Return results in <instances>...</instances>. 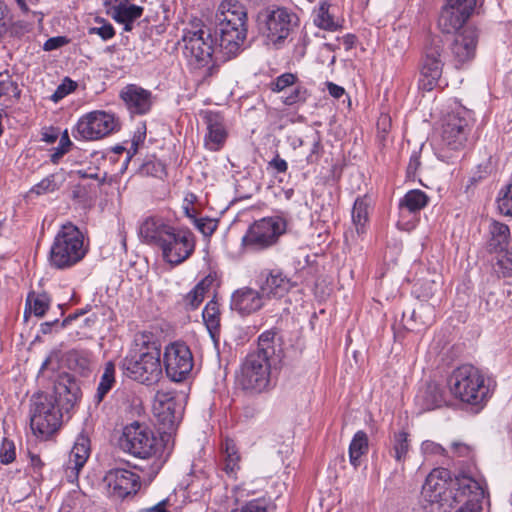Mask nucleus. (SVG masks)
I'll list each match as a JSON object with an SVG mask.
<instances>
[{
	"label": "nucleus",
	"instance_id": "49",
	"mask_svg": "<svg viewBox=\"0 0 512 512\" xmlns=\"http://www.w3.org/2000/svg\"><path fill=\"white\" fill-rule=\"evenodd\" d=\"M96 22L101 23L100 27H91L88 29L90 35L96 34L100 36L104 41H107L114 37L115 30L113 26L106 22L104 19L96 18Z\"/></svg>",
	"mask_w": 512,
	"mask_h": 512
},
{
	"label": "nucleus",
	"instance_id": "53",
	"mask_svg": "<svg viewBox=\"0 0 512 512\" xmlns=\"http://www.w3.org/2000/svg\"><path fill=\"white\" fill-rule=\"evenodd\" d=\"M196 228L206 237L211 236L218 227V221L211 218L194 219Z\"/></svg>",
	"mask_w": 512,
	"mask_h": 512
},
{
	"label": "nucleus",
	"instance_id": "61",
	"mask_svg": "<svg viewBox=\"0 0 512 512\" xmlns=\"http://www.w3.org/2000/svg\"><path fill=\"white\" fill-rule=\"evenodd\" d=\"M17 90V85L10 79L0 81V96L9 95Z\"/></svg>",
	"mask_w": 512,
	"mask_h": 512
},
{
	"label": "nucleus",
	"instance_id": "17",
	"mask_svg": "<svg viewBox=\"0 0 512 512\" xmlns=\"http://www.w3.org/2000/svg\"><path fill=\"white\" fill-rule=\"evenodd\" d=\"M206 127L204 145L210 151H219L226 143L228 129L225 119L219 112L206 110L201 112Z\"/></svg>",
	"mask_w": 512,
	"mask_h": 512
},
{
	"label": "nucleus",
	"instance_id": "15",
	"mask_svg": "<svg viewBox=\"0 0 512 512\" xmlns=\"http://www.w3.org/2000/svg\"><path fill=\"white\" fill-rule=\"evenodd\" d=\"M297 16L285 8H277L266 17V38L274 46L281 44L296 24Z\"/></svg>",
	"mask_w": 512,
	"mask_h": 512
},
{
	"label": "nucleus",
	"instance_id": "34",
	"mask_svg": "<svg viewBox=\"0 0 512 512\" xmlns=\"http://www.w3.org/2000/svg\"><path fill=\"white\" fill-rule=\"evenodd\" d=\"M224 455V471L230 477L236 478L237 472L240 470V454L231 439H225L222 444Z\"/></svg>",
	"mask_w": 512,
	"mask_h": 512
},
{
	"label": "nucleus",
	"instance_id": "54",
	"mask_svg": "<svg viewBox=\"0 0 512 512\" xmlns=\"http://www.w3.org/2000/svg\"><path fill=\"white\" fill-rule=\"evenodd\" d=\"M417 285H419L418 297L422 298L423 300L430 299L435 294L438 288V284L435 280L419 282L417 283Z\"/></svg>",
	"mask_w": 512,
	"mask_h": 512
},
{
	"label": "nucleus",
	"instance_id": "25",
	"mask_svg": "<svg viewBox=\"0 0 512 512\" xmlns=\"http://www.w3.org/2000/svg\"><path fill=\"white\" fill-rule=\"evenodd\" d=\"M218 26H247V12L237 0H224L216 13Z\"/></svg>",
	"mask_w": 512,
	"mask_h": 512
},
{
	"label": "nucleus",
	"instance_id": "60",
	"mask_svg": "<svg viewBox=\"0 0 512 512\" xmlns=\"http://www.w3.org/2000/svg\"><path fill=\"white\" fill-rule=\"evenodd\" d=\"M269 167L278 173H284V172H286V170L288 168V164L284 159L280 158L279 155H276L269 162Z\"/></svg>",
	"mask_w": 512,
	"mask_h": 512
},
{
	"label": "nucleus",
	"instance_id": "27",
	"mask_svg": "<svg viewBox=\"0 0 512 512\" xmlns=\"http://www.w3.org/2000/svg\"><path fill=\"white\" fill-rule=\"evenodd\" d=\"M117 4L112 5L108 14L118 23L124 25L125 31H131L133 22L143 14V8L135 4L127 3V0H115Z\"/></svg>",
	"mask_w": 512,
	"mask_h": 512
},
{
	"label": "nucleus",
	"instance_id": "42",
	"mask_svg": "<svg viewBox=\"0 0 512 512\" xmlns=\"http://www.w3.org/2000/svg\"><path fill=\"white\" fill-rule=\"evenodd\" d=\"M51 299L47 293L31 292L27 296L26 305L37 317H43L50 305Z\"/></svg>",
	"mask_w": 512,
	"mask_h": 512
},
{
	"label": "nucleus",
	"instance_id": "58",
	"mask_svg": "<svg viewBox=\"0 0 512 512\" xmlns=\"http://www.w3.org/2000/svg\"><path fill=\"white\" fill-rule=\"evenodd\" d=\"M68 42L69 40L65 36L52 37L46 40V42L43 45V49L45 51L56 50L66 45Z\"/></svg>",
	"mask_w": 512,
	"mask_h": 512
},
{
	"label": "nucleus",
	"instance_id": "23",
	"mask_svg": "<svg viewBox=\"0 0 512 512\" xmlns=\"http://www.w3.org/2000/svg\"><path fill=\"white\" fill-rule=\"evenodd\" d=\"M264 297L260 291L250 287L236 290L231 297V308L241 315H250L264 306Z\"/></svg>",
	"mask_w": 512,
	"mask_h": 512
},
{
	"label": "nucleus",
	"instance_id": "38",
	"mask_svg": "<svg viewBox=\"0 0 512 512\" xmlns=\"http://www.w3.org/2000/svg\"><path fill=\"white\" fill-rule=\"evenodd\" d=\"M329 7L330 5L327 2L320 3L319 7L314 11V23L321 29L336 31L340 28V24L329 12Z\"/></svg>",
	"mask_w": 512,
	"mask_h": 512
},
{
	"label": "nucleus",
	"instance_id": "41",
	"mask_svg": "<svg viewBox=\"0 0 512 512\" xmlns=\"http://www.w3.org/2000/svg\"><path fill=\"white\" fill-rule=\"evenodd\" d=\"M492 171L491 162L487 160L477 166V169L469 177L466 185L467 190L484 188V183L489 179Z\"/></svg>",
	"mask_w": 512,
	"mask_h": 512
},
{
	"label": "nucleus",
	"instance_id": "6",
	"mask_svg": "<svg viewBox=\"0 0 512 512\" xmlns=\"http://www.w3.org/2000/svg\"><path fill=\"white\" fill-rule=\"evenodd\" d=\"M119 446L125 453L139 459L156 457L163 449L162 441L150 427L138 421L123 428Z\"/></svg>",
	"mask_w": 512,
	"mask_h": 512
},
{
	"label": "nucleus",
	"instance_id": "30",
	"mask_svg": "<svg viewBox=\"0 0 512 512\" xmlns=\"http://www.w3.org/2000/svg\"><path fill=\"white\" fill-rule=\"evenodd\" d=\"M434 321V307L429 304H421L410 313V317L406 320V327L412 331H421L432 325Z\"/></svg>",
	"mask_w": 512,
	"mask_h": 512
},
{
	"label": "nucleus",
	"instance_id": "39",
	"mask_svg": "<svg viewBox=\"0 0 512 512\" xmlns=\"http://www.w3.org/2000/svg\"><path fill=\"white\" fill-rule=\"evenodd\" d=\"M370 204V199L367 194L358 197L354 202L352 209V219L356 225L358 233L363 232L364 225L368 219Z\"/></svg>",
	"mask_w": 512,
	"mask_h": 512
},
{
	"label": "nucleus",
	"instance_id": "59",
	"mask_svg": "<svg viewBox=\"0 0 512 512\" xmlns=\"http://www.w3.org/2000/svg\"><path fill=\"white\" fill-rule=\"evenodd\" d=\"M419 166V155L417 153H413L407 166V182H413L415 180V174Z\"/></svg>",
	"mask_w": 512,
	"mask_h": 512
},
{
	"label": "nucleus",
	"instance_id": "11",
	"mask_svg": "<svg viewBox=\"0 0 512 512\" xmlns=\"http://www.w3.org/2000/svg\"><path fill=\"white\" fill-rule=\"evenodd\" d=\"M443 48V41L438 36L432 37L425 48L418 82L419 88L423 91H432L440 85L444 66Z\"/></svg>",
	"mask_w": 512,
	"mask_h": 512
},
{
	"label": "nucleus",
	"instance_id": "20",
	"mask_svg": "<svg viewBox=\"0 0 512 512\" xmlns=\"http://www.w3.org/2000/svg\"><path fill=\"white\" fill-rule=\"evenodd\" d=\"M90 456V440L86 435H79L64 465L65 477L68 482L75 483L79 473Z\"/></svg>",
	"mask_w": 512,
	"mask_h": 512
},
{
	"label": "nucleus",
	"instance_id": "26",
	"mask_svg": "<svg viewBox=\"0 0 512 512\" xmlns=\"http://www.w3.org/2000/svg\"><path fill=\"white\" fill-rule=\"evenodd\" d=\"M153 411L163 424L173 425L179 416L174 393L170 391H157L154 398Z\"/></svg>",
	"mask_w": 512,
	"mask_h": 512
},
{
	"label": "nucleus",
	"instance_id": "22",
	"mask_svg": "<svg viewBox=\"0 0 512 512\" xmlns=\"http://www.w3.org/2000/svg\"><path fill=\"white\" fill-rule=\"evenodd\" d=\"M292 287L290 279L282 271L274 269L261 275L259 289L264 299L282 298Z\"/></svg>",
	"mask_w": 512,
	"mask_h": 512
},
{
	"label": "nucleus",
	"instance_id": "10",
	"mask_svg": "<svg viewBox=\"0 0 512 512\" xmlns=\"http://www.w3.org/2000/svg\"><path fill=\"white\" fill-rule=\"evenodd\" d=\"M62 414L52 396L37 394L32 398L30 426L35 435L47 438L61 425Z\"/></svg>",
	"mask_w": 512,
	"mask_h": 512
},
{
	"label": "nucleus",
	"instance_id": "48",
	"mask_svg": "<svg viewBox=\"0 0 512 512\" xmlns=\"http://www.w3.org/2000/svg\"><path fill=\"white\" fill-rule=\"evenodd\" d=\"M63 182L62 174H52L44 178L37 184L38 190L36 192H54L60 189V184Z\"/></svg>",
	"mask_w": 512,
	"mask_h": 512
},
{
	"label": "nucleus",
	"instance_id": "62",
	"mask_svg": "<svg viewBox=\"0 0 512 512\" xmlns=\"http://www.w3.org/2000/svg\"><path fill=\"white\" fill-rule=\"evenodd\" d=\"M326 86H327V90H328L329 94L336 99L341 98L345 93V90L343 87H341L333 82H327Z\"/></svg>",
	"mask_w": 512,
	"mask_h": 512
},
{
	"label": "nucleus",
	"instance_id": "28",
	"mask_svg": "<svg viewBox=\"0 0 512 512\" xmlns=\"http://www.w3.org/2000/svg\"><path fill=\"white\" fill-rule=\"evenodd\" d=\"M305 147L307 151L303 149L297 153L299 158L296 161L300 168L318 163L322 156L323 148L320 135L317 131H313L307 135V145Z\"/></svg>",
	"mask_w": 512,
	"mask_h": 512
},
{
	"label": "nucleus",
	"instance_id": "32",
	"mask_svg": "<svg viewBox=\"0 0 512 512\" xmlns=\"http://www.w3.org/2000/svg\"><path fill=\"white\" fill-rule=\"evenodd\" d=\"M369 450V438L366 432L357 431L349 445V461L354 468H358L361 464V457L366 455Z\"/></svg>",
	"mask_w": 512,
	"mask_h": 512
},
{
	"label": "nucleus",
	"instance_id": "33",
	"mask_svg": "<svg viewBox=\"0 0 512 512\" xmlns=\"http://www.w3.org/2000/svg\"><path fill=\"white\" fill-rule=\"evenodd\" d=\"M489 248L491 250H503L509 243L510 229L509 226L493 220L489 225Z\"/></svg>",
	"mask_w": 512,
	"mask_h": 512
},
{
	"label": "nucleus",
	"instance_id": "31",
	"mask_svg": "<svg viewBox=\"0 0 512 512\" xmlns=\"http://www.w3.org/2000/svg\"><path fill=\"white\" fill-rule=\"evenodd\" d=\"M215 282L212 275L203 278L197 285L183 297V306L186 310H195L203 302L205 294Z\"/></svg>",
	"mask_w": 512,
	"mask_h": 512
},
{
	"label": "nucleus",
	"instance_id": "36",
	"mask_svg": "<svg viewBox=\"0 0 512 512\" xmlns=\"http://www.w3.org/2000/svg\"><path fill=\"white\" fill-rule=\"evenodd\" d=\"M116 383V368L112 361L104 365L103 373L98 384L95 398L100 403Z\"/></svg>",
	"mask_w": 512,
	"mask_h": 512
},
{
	"label": "nucleus",
	"instance_id": "2",
	"mask_svg": "<svg viewBox=\"0 0 512 512\" xmlns=\"http://www.w3.org/2000/svg\"><path fill=\"white\" fill-rule=\"evenodd\" d=\"M276 333L268 330L258 338L257 349L250 352L241 364L237 381L252 394H260L270 386L271 359L276 354Z\"/></svg>",
	"mask_w": 512,
	"mask_h": 512
},
{
	"label": "nucleus",
	"instance_id": "4",
	"mask_svg": "<svg viewBox=\"0 0 512 512\" xmlns=\"http://www.w3.org/2000/svg\"><path fill=\"white\" fill-rule=\"evenodd\" d=\"M447 384L455 399L476 407H483L494 390L493 381L469 364L454 369Z\"/></svg>",
	"mask_w": 512,
	"mask_h": 512
},
{
	"label": "nucleus",
	"instance_id": "5",
	"mask_svg": "<svg viewBox=\"0 0 512 512\" xmlns=\"http://www.w3.org/2000/svg\"><path fill=\"white\" fill-rule=\"evenodd\" d=\"M86 252L83 233L73 223L66 222L54 238L49 262L57 269L69 268L78 263Z\"/></svg>",
	"mask_w": 512,
	"mask_h": 512
},
{
	"label": "nucleus",
	"instance_id": "56",
	"mask_svg": "<svg viewBox=\"0 0 512 512\" xmlns=\"http://www.w3.org/2000/svg\"><path fill=\"white\" fill-rule=\"evenodd\" d=\"M477 0H447V5L461 12L471 15Z\"/></svg>",
	"mask_w": 512,
	"mask_h": 512
},
{
	"label": "nucleus",
	"instance_id": "43",
	"mask_svg": "<svg viewBox=\"0 0 512 512\" xmlns=\"http://www.w3.org/2000/svg\"><path fill=\"white\" fill-rule=\"evenodd\" d=\"M477 495L474 490L471 493H467V498L461 503L463 506L456 512H481V501L484 497V489L479 483L477 485Z\"/></svg>",
	"mask_w": 512,
	"mask_h": 512
},
{
	"label": "nucleus",
	"instance_id": "50",
	"mask_svg": "<svg viewBox=\"0 0 512 512\" xmlns=\"http://www.w3.org/2000/svg\"><path fill=\"white\" fill-rule=\"evenodd\" d=\"M421 450L427 456L450 457L448 450H446L441 444L431 440L424 441L421 445Z\"/></svg>",
	"mask_w": 512,
	"mask_h": 512
},
{
	"label": "nucleus",
	"instance_id": "45",
	"mask_svg": "<svg viewBox=\"0 0 512 512\" xmlns=\"http://www.w3.org/2000/svg\"><path fill=\"white\" fill-rule=\"evenodd\" d=\"M292 87L293 88L291 92L288 95L282 97V102L287 106L305 103L309 97L308 90L304 86L297 83Z\"/></svg>",
	"mask_w": 512,
	"mask_h": 512
},
{
	"label": "nucleus",
	"instance_id": "13",
	"mask_svg": "<svg viewBox=\"0 0 512 512\" xmlns=\"http://www.w3.org/2000/svg\"><path fill=\"white\" fill-rule=\"evenodd\" d=\"M163 365L168 378L174 382L187 379L194 361L190 348L183 342H173L165 347Z\"/></svg>",
	"mask_w": 512,
	"mask_h": 512
},
{
	"label": "nucleus",
	"instance_id": "55",
	"mask_svg": "<svg viewBox=\"0 0 512 512\" xmlns=\"http://www.w3.org/2000/svg\"><path fill=\"white\" fill-rule=\"evenodd\" d=\"M15 446L13 442L4 440L0 448V462L9 464L15 460Z\"/></svg>",
	"mask_w": 512,
	"mask_h": 512
},
{
	"label": "nucleus",
	"instance_id": "35",
	"mask_svg": "<svg viewBox=\"0 0 512 512\" xmlns=\"http://www.w3.org/2000/svg\"><path fill=\"white\" fill-rule=\"evenodd\" d=\"M423 409L432 410L444 402L443 391L437 383H429L424 390L417 395Z\"/></svg>",
	"mask_w": 512,
	"mask_h": 512
},
{
	"label": "nucleus",
	"instance_id": "3",
	"mask_svg": "<svg viewBox=\"0 0 512 512\" xmlns=\"http://www.w3.org/2000/svg\"><path fill=\"white\" fill-rule=\"evenodd\" d=\"M122 369L141 384L157 382L162 375L160 343L150 334L137 336L134 349L122 361Z\"/></svg>",
	"mask_w": 512,
	"mask_h": 512
},
{
	"label": "nucleus",
	"instance_id": "40",
	"mask_svg": "<svg viewBox=\"0 0 512 512\" xmlns=\"http://www.w3.org/2000/svg\"><path fill=\"white\" fill-rule=\"evenodd\" d=\"M202 317L210 335L215 337L220 328V310L215 300H211L206 304Z\"/></svg>",
	"mask_w": 512,
	"mask_h": 512
},
{
	"label": "nucleus",
	"instance_id": "14",
	"mask_svg": "<svg viewBox=\"0 0 512 512\" xmlns=\"http://www.w3.org/2000/svg\"><path fill=\"white\" fill-rule=\"evenodd\" d=\"M471 113L458 107L448 113L443 120L442 141L451 150L463 148L470 132Z\"/></svg>",
	"mask_w": 512,
	"mask_h": 512
},
{
	"label": "nucleus",
	"instance_id": "37",
	"mask_svg": "<svg viewBox=\"0 0 512 512\" xmlns=\"http://www.w3.org/2000/svg\"><path fill=\"white\" fill-rule=\"evenodd\" d=\"M409 435L405 431L395 432L391 438L390 454L397 462H404L407 459L410 449Z\"/></svg>",
	"mask_w": 512,
	"mask_h": 512
},
{
	"label": "nucleus",
	"instance_id": "1",
	"mask_svg": "<svg viewBox=\"0 0 512 512\" xmlns=\"http://www.w3.org/2000/svg\"><path fill=\"white\" fill-rule=\"evenodd\" d=\"M478 481L468 475L451 477L445 468L432 470L421 491L422 506L427 512H449L467 498V493H478Z\"/></svg>",
	"mask_w": 512,
	"mask_h": 512
},
{
	"label": "nucleus",
	"instance_id": "9",
	"mask_svg": "<svg viewBox=\"0 0 512 512\" xmlns=\"http://www.w3.org/2000/svg\"><path fill=\"white\" fill-rule=\"evenodd\" d=\"M120 128V120L115 114L95 110L80 117L72 133L77 140L96 141L118 132Z\"/></svg>",
	"mask_w": 512,
	"mask_h": 512
},
{
	"label": "nucleus",
	"instance_id": "24",
	"mask_svg": "<svg viewBox=\"0 0 512 512\" xmlns=\"http://www.w3.org/2000/svg\"><path fill=\"white\" fill-rule=\"evenodd\" d=\"M477 40L478 34L473 28H466L454 37L451 51L458 64H463L474 57Z\"/></svg>",
	"mask_w": 512,
	"mask_h": 512
},
{
	"label": "nucleus",
	"instance_id": "52",
	"mask_svg": "<svg viewBox=\"0 0 512 512\" xmlns=\"http://www.w3.org/2000/svg\"><path fill=\"white\" fill-rule=\"evenodd\" d=\"M473 452L474 449L471 445L460 440L454 441L451 444L450 456L452 457L471 458L473 456Z\"/></svg>",
	"mask_w": 512,
	"mask_h": 512
},
{
	"label": "nucleus",
	"instance_id": "44",
	"mask_svg": "<svg viewBox=\"0 0 512 512\" xmlns=\"http://www.w3.org/2000/svg\"><path fill=\"white\" fill-rule=\"evenodd\" d=\"M428 203L426 194H405L400 200L401 209L406 208L409 212H416L424 208Z\"/></svg>",
	"mask_w": 512,
	"mask_h": 512
},
{
	"label": "nucleus",
	"instance_id": "16",
	"mask_svg": "<svg viewBox=\"0 0 512 512\" xmlns=\"http://www.w3.org/2000/svg\"><path fill=\"white\" fill-rule=\"evenodd\" d=\"M104 481L110 494L120 499L137 493L141 487L139 475L124 468L110 469L106 473Z\"/></svg>",
	"mask_w": 512,
	"mask_h": 512
},
{
	"label": "nucleus",
	"instance_id": "21",
	"mask_svg": "<svg viewBox=\"0 0 512 512\" xmlns=\"http://www.w3.org/2000/svg\"><path fill=\"white\" fill-rule=\"evenodd\" d=\"M173 228L174 226L170 225L163 217L153 215L146 217L140 223L138 235L143 243L159 248Z\"/></svg>",
	"mask_w": 512,
	"mask_h": 512
},
{
	"label": "nucleus",
	"instance_id": "63",
	"mask_svg": "<svg viewBox=\"0 0 512 512\" xmlns=\"http://www.w3.org/2000/svg\"><path fill=\"white\" fill-rule=\"evenodd\" d=\"M72 90V81L69 82V88H66L64 84L58 86L54 94L52 95V99L54 101H58L65 97Z\"/></svg>",
	"mask_w": 512,
	"mask_h": 512
},
{
	"label": "nucleus",
	"instance_id": "7",
	"mask_svg": "<svg viewBox=\"0 0 512 512\" xmlns=\"http://www.w3.org/2000/svg\"><path fill=\"white\" fill-rule=\"evenodd\" d=\"M182 41L185 56L197 67H207L210 70L214 63L222 61L218 45H214L208 29L197 26L187 29L184 31Z\"/></svg>",
	"mask_w": 512,
	"mask_h": 512
},
{
	"label": "nucleus",
	"instance_id": "8",
	"mask_svg": "<svg viewBox=\"0 0 512 512\" xmlns=\"http://www.w3.org/2000/svg\"><path fill=\"white\" fill-rule=\"evenodd\" d=\"M286 229L287 221L282 216L264 217L249 226L242 244L251 251L267 249L277 243Z\"/></svg>",
	"mask_w": 512,
	"mask_h": 512
},
{
	"label": "nucleus",
	"instance_id": "47",
	"mask_svg": "<svg viewBox=\"0 0 512 512\" xmlns=\"http://www.w3.org/2000/svg\"><path fill=\"white\" fill-rule=\"evenodd\" d=\"M496 271L503 277L512 276V249L502 252L496 263Z\"/></svg>",
	"mask_w": 512,
	"mask_h": 512
},
{
	"label": "nucleus",
	"instance_id": "29",
	"mask_svg": "<svg viewBox=\"0 0 512 512\" xmlns=\"http://www.w3.org/2000/svg\"><path fill=\"white\" fill-rule=\"evenodd\" d=\"M470 16L446 4L439 16L438 25L444 33H453L460 29Z\"/></svg>",
	"mask_w": 512,
	"mask_h": 512
},
{
	"label": "nucleus",
	"instance_id": "46",
	"mask_svg": "<svg viewBox=\"0 0 512 512\" xmlns=\"http://www.w3.org/2000/svg\"><path fill=\"white\" fill-rule=\"evenodd\" d=\"M297 76L293 73H283L269 84L273 92L280 93L297 83Z\"/></svg>",
	"mask_w": 512,
	"mask_h": 512
},
{
	"label": "nucleus",
	"instance_id": "51",
	"mask_svg": "<svg viewBox=\"0 0 512 512\" xmlns=\"http://www.w3.org/2000/svg\"><path fill=\"white\" fill-rule=\"evenodd\" d=\"M231 512H267V504L264 499H253L232 509Z\"/></svg>",
	"mask_w": 512,
	"mask_h": 512
},
{
	"label": "nucleus",
	"instance_id": "12",
	"mask_svg": "<svg viewBox=\"0 0 512 512\" xmlns=\"http://www.w3.org/2000/svg\"><path fill=\"white\" fill-rule=\"evenodd\" d=\"M165 262L179 265L187 260L195 249L194 234L183 228H173L159 246Z\"/></svg>",
	"mask_w": 512,
	"mask_h": 512
},
{
	"label": "nucleus",
	"instance_id": "19",
	"mask_svg": "<svg viewBox=\"0 0 512 512\" xmlns=\"http://www.w3.org/2000/svg\"><path fill=\"white\" fill-rule=\"evenodd\" d=\"M218 48L222 61H227L242 50L247 36V26H218Z\"/></svg>",
	"mask_w": 512,
	"mask_h": 512
},
{
	"label": "nucleus",
	"instance_id": "18",
	"mask_svg": "<svg viewBox=\"0 0 512 512\" xmlns=\"http://www.w3.org/2000/svg\"><path fill=\"white\" fill-rule=\"evenodd\" d=\"M120 98L130 115H145L154 105L155 98L150 90L136 84H128L120 91Z\"/></svg>",
	"mask_w": 512,
	"mask_h": 512
},
{
	"label": "nucleus",
	"instance_id": "64",
	"mask_svg": "<svg viewBox=\"0 0 512 512\" xmlns=\"http://www.w3.org/2000/svg\"><path fill=\"white\" fill-rule=\"evenodd\" d=\"M290 145L295 151L303 150V148H305V146L307 145V135L304 138L290 137Z\"/></svg>",
	"mask_w": 512,
	"mask_h": 512
},
{
	"label": "nucleus",
	"instance_id": "57",
	"mask_svg": "<svg viewBox=\"0 0 512 512\" xmlns=\"http://www.w3.org/2000/svg\"><path fill=\"white\" fill-rule=\"evenodd\" d=\"M497 207L502 215L512 216V194H503L499 197Z\"/></svg>",
	"mask_w": 512,
	"mask_h": 512
}]
</instances>
